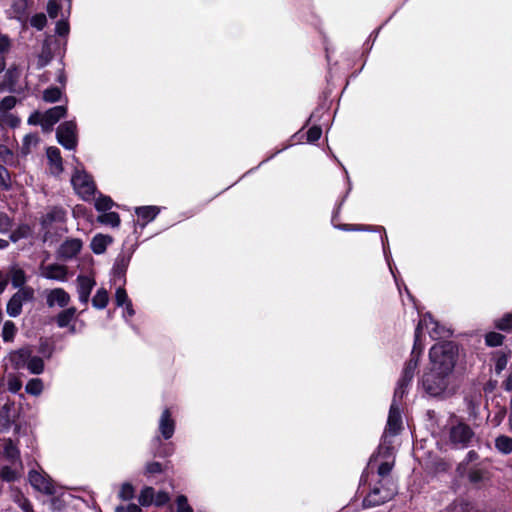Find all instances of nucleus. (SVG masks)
Returning a JSON list of instances; mask_svg holds the SVG:
<instances>
[{"label": "nucleus", "mask_w": 512, "mask_h": 512, "mask_svg": "<svg viewBox=\"0 0 512 512\" xmlns=\"http://www.w3.org/2000/svg\"><path fill=\"white\" fill-rule=\"evenodd\" d=\"M429 360V371L421 379L423 390L430 397L445 398L448 389V348L445 343L430 348Z\"/></svg>", "instance_id": "obj_1"}, {"label": "nucleus", "mask_w": 512, "mask_h": 512, "mask_svg": "<svg viewBox=\"0 0 512 512\" xmlns=\"http://www.w3.org/2000/svg\"><path fill=\"white\" fill-rule=\"evenodd\" d=\"M426 330L432 340H435L436 343H445L448 348V329L439 324L430 313L424 314L419 320L414 333V343L423 348L422 344V336L423 332Z\"/></svg>", "instance_id": "obj_2"}, {"label": "nucleus", "mask_w": 512, "mask_h": 512, "mask_svg": "<svg viewBox=\"0 0 512 512\" xmlns=\"http://www.w3.org/2000/svg\"><path fill=\"white\" fill-rule=\"evenodd\" d=\"M71 183L75 191L83 198L89 199L94 196L96 191V185L92 176L81 167H76L72 177Z\"/></svg>", "instance_id": "obj_3"}, {"label": "nucleus", "mask_w": 512, "mask_h": 512, "mask_svg": "<svg viewBox=\"0 0 512 512\" xmlns=\"http://www.w3.org/2000/svg\"><path fill=\"white\" fill-rule=\"evenodd\" d=\"M176 430V421L170 408H165L159 417L157 435L152 440L153 445H161L162 440H170Z\"/></svg>", "instance_id": "obj_4"}, {"label": "nucleus", "mask_w": 512, "mask_h": 512, "mask_svg": "<svg viewBox=\"0 0 512 512\" xmlns=\"http://www.w3.org/2000/svg\"><path fill=\"white\" fill-rule=\"evenodd\" d=\"M58 143L67 150H75L78 144L77 124L74 120L61 123L56 130Z\"/></svg>", "instance_id": "obj_5"}, {"label": "nucleus", "mask_w": 512, "mask_h": 512, "mask_svg": "<svg viewBox=\"0 0 512 512\" xmlns=\"http://www.w3.org/2000/svg\"><path fill=\"white\" fill-rule=\"evenodd\" d=\"M474 432L465 423L452 424L450 421V447L463 449L469 446L474 439Z\"/></svg>", "instance_id": "obj_6"}, {"label": "nucleus", "mask_w": 512, "mask_h": 512, "mask_svg": "<svg viewBox=\"0 0 512 512\" xmlns=\"http://www.w3.org/2000/svg\"><path fill=\"white\" fill-rule=\"evenodd\" d=\"M28 481L36 491L52 496L56 493L53 479L42 469H31L28 472Z\"/></svg>", "instance_id": "obj_7"}, {"label": "nucleus", "mask_w": 512, "mask_h": 512, "mask_svg": "<svg viewBox=\"0 0 512 512\" xmlns=\"http://www.w3.org/2000/svg\"><path fill=\"white\" fill-rule=\"evenodd\" d=\"M395 494L393 489L385 487L382 482H379L364 498L362 505L364 508H373L390 501Z\"/></svg>", "instance_id": "obj_8"}, {"label": "nucleus", "mask_w": 512, "mask_h": 512, "mask_svg": "<svg viewBox=\"0 0 512 512\" xmlns=\"http://www.w3.org/2000/svg\"><path fill=\"white\" fill-rule=\"evenodd\" d=\"M65 210L61 207L50 208L40 219L41 229L43 233V241L49 239L51 227L54 223H62L65 221Z\"/></svg>", "instance_id": "obj_9"}, {"label": "nucleus", "mask_w": 512, "mask_h": 512, "mask_svg": "<svg viewBox=\"0 0 512 512\" xmlns=\"http://www.w3.org/2000/svg\"><path fill=\"white\" fill-rule=\"evenodd\" d=\"M132 254L133 251L128 250L121 251L117 255L111 271L112 277L115 282H120L122 284L126 283V271L130 264Z\"/></svg>", "instance_id": "obj_10"}, {"label": "nucleus", "mask_w": 512, "mask_h": 512, "mask_svg": "<svg viewBox=\"0 0 512 512\" xmlns=\"http://www.w3.org/2000/svg\"><path fill=\"white\" fill-rule=\"evenodd\" d=\"M422 351H423V348L420 347L419 345H416V343H414L413 349L410 354V359L405 363V366L403 368V371H402V374L400 377V379H402V382H411L412 381L414 374H415V370L418 367L419 359L421 357Z\"/></svg>", "instance_id": "obj_11"}, {"label": "nucleus", "mask_w": 512, "mask_h": 512, "mask_svg": "<svg viewBox=\"0 0 512 512\" xmlns=\"http://www.w3.org/2000/svg\"><path fill=\"white\" fill-rule=\"evenodd\" d=\"M76 284L80 303L87 305L90 299V294L96 285L94 277L80 274L76 278Z\"/></svg>", "instance_id": "obj_12"}, {"label": "nucleus", "mask_w": 512, "mask_h": 512, "mask_svg": "<svg viewBox=\"0 0 512 512\" xmlns=\"http://www.w3.org/2000/svg\"><path fill=\"white\" fill-rule=\"evenodd\" d=\"M83 246L82 240L78 238L66 239L59 247L57 256L59 259L68 261L76 257Z\"/></svg>", "instance_id": "obj_13"}, {"label": "nucleus", "mask_w": 512, "mask_h": 512, "mask_svg": "<svg viewBox=\"0 0 512 512\" xmlns=\"http://www.w3.org/2000/svg\"><path fill=\"white\" fill-rule=\"evenodd\" d=\"M67 113L63 105L54 106L42 114L40 125L44 131H50L52 127Z\"/></svg>", "instance_id": "obj_14"}, {"label": "nucleus", "mask_w": 512, "mask_h": 512, "mask_svg": "<svg viewBox=\"0 0 512 512\" xmlns=\"http://www.w3.org/2000/svg\"><path fill=\"white\" fill-rule=\"evenodd\" d=\"M402 428V417H401V407L399 404L391 403L387 426L384 433H387L389 436H396Z\"/></svg>", "instance_id": "obj_15"}, {"label": "nucleus", "mask_w": 512, "mask_h": 512, "mask_svg": "<svg viewBox=\"0 0 512 512\" xmlns=\"http://www.w3.org/2000/svg\"><path fill=\"white\" fill-rule=\"evenodd\" d=\"M41 275L49 280L65 282L68 277V269L64 265L52 263L41 267Z\"/></svg>", "instance_id": "obj_16"}, {"label": "nucleus", "mask_w": 512, "mask_h": 512, "mask_svg": "<svg viewBox=\"0 0 512 512\" xmlns=\"http://www.w3.org/2000/svg\"><path fill=\"white\" fill-rule=\"evenodd\" d=\"M31 351L32 350L30 347H22L20 349L12 351L8 356V360L11 364V367L15 370L25 369Z\"/></svg>", "instance_id": "obj_17"}, {"label": "nucleus", "mask_w": 512, "mask_h": 512, "mask_svg": "<svg viewBox=\"0 0 512 512\" xmlns=\"http://www.w3.org/2000/svg\"><path fill=\"white\" fill-rule=\"evenodd\" d=\"M46 302L49 307L58 305L64 308L70 302V295L63 288H55L47 294Z\"/></svg>", "instance_id": "obj_18"}, {"label": "nucleus", "mask_w": 512, "mask_h": 512, "mask_svg": "<svg viewBox=\"0 0 512 512\" xmlns=\"http://www.w3.org/2000/svg\"><path fill=\"white\" fill-rule=\"evenodd\" d=\"M47 159L52 169L53 174H60L63 171L62 157L60 150L57 147H49L46 151Z\"/></svg>", "instance_id": "obj_19"}, {"label": "nucleus", "mask_w": 512, "mask_h": 512, "mask_svg": "<svg viewBox=\"0 0 512 512\" xmlns=\"http://www.w3.org/2000/svg\"><path fill=\"white\" fill-rule=\"evenodd\" d=\"M3 456L11 464H16L17 462L21 464L20 451L16 443L11 438L4 440Z\"/></svg>", "instance_id": "obj_20"}, {"label": "nucleus", "mask_w": 512, "mask_h": 512, "mask_svg": "<svg viewBox=\"0 0 512 512\" xmlns=\"http://www.w3.org/2000/svg\"><path fill=\"white\" fill-rule=\"evenodd\" d=\"M27 9V0H13L10 9V17L24 23L27 20Z\"/></svg>", "instance_id": "obj_21"}, {"label": "nucleus", "mask_w": 512, "mask_h": 512, "mask_svg": "<svg viewBox=\"0 0 512 512\" xmlns=\"http://www.w3.org/2000/svg\"><path fill=\"white\" fill-rule=\"evenodd\" d=\"M110 243H112V237L108 235L97 234L92 238L90 248L95 254L100 255L106 251L107 246Z\"/></svg>", "instance_id": "obj_22"}, {"label": "nucleus", "mask_w": 512, "mask_h": 512, "mask_svg": "<svg viewBox=\"0 0 512 512\" xmlns=\"http://www.w3.org/2000/svg\"><path fill=\"white\" fill-rule=\"evenodd\" d=\"M393 436L387 435V433H384L382 436V441L378 447V455L383 458L384 460H392L393 458V451L394 447L392 445Z\"/></svg>", "instance_id": "obj_23"}, {"label": "nucleus", "mask_w": 512, "mask_h": 512, "mask_svg": "<svg viewBox=\"0 0 512 512\" xmlns=\"http://www.w3.org/2000/svg\"><path fill=\"white\" fill-rule=\"evenodd\" d=\"M25 369L28 370V372L33 375L42 374L45 370L44 359L40 356L34 355L33 352L31 351Z\"/></svg>", "instance_id": "obj_24"}, {"label": "nucleus", "mask_w": 512, "mask_h": 512, "mask_svg": "<svg viewBox=\"0 0 512 512\" xmlns=\"http://www.w3.org/2000/svg\"><path fill=\"white\" fill-rule=\"evenodd\" d=\"M8 278L11 280V284L13 288H23L25 287V283L27 281L26 274L23 269L12 267L10 269L9 275H7Z\"/></svg>", "instance_id": "obj_25"}, {"label": "nucleus", "mask_w": 512, "mask_h": 512, "mask_svg": "<svg viewBox=\"0 0 512 512\" xmlns=\"http://www.w3.org/2000/svg\"><path fill=\"white\" fill-rule=\"evenodd\" d=\"M76 312H77V310L75 307H69V308L61 311L56 317V323H57L58 327H60V328L68 327L69 324L74 319Z\"/></svg>", "instance_id": "obj_26"}, {"label": "nucleus", "mask_w": 512, "mask_h": 512, "mask_svg": "<svg viewBox=\"0 0 512 512\" xmlns=\"http://www.w3.org/2000/svg\"><path fill=\"white\" fill-rule=\"evenodd\" d=\"M157 206H141L135 209V213L138 217L146 221V223L154 220L159 213Z\"/></svg>", "instance_id": "obj_27"}, {"label": "nucleus", "mask_w": 512, "mask_h": 512, "mask_svg": "<svg viewBox=\"0 0 512 512\" xmlns=\"http://www.w3.org/2000/svg\"><path fill=\"white\" fill-rule=\"evenodd\" d=\"M335 228L342 231H382L385 233V229L382 226L372 227L362 224H339L336 225Z\"/></svg>", "instance_id": "obj_28"}, {"label": "nucleus", "mask_w": 512, "mask_h": 512, "mask_svg": "<svg viewBox=\"0 0 512 512\" xmlns=\"http://www.w3.org/2000/svg\"><path fill=\"white\" fill-rule=\"evenodd\" d=\"M23 303L18 298V296H15V294L12 295V297L9 299L7 306H6V312L10 317H18L22 312Z\"/></svg>", "instance_id": "obj_29"}, {"label": "nucleus", "mask_w": 512, "mask_h": 512, "mask_svg": "<svg viewBox=\"0 0 512 512\" xmlns=\"http://www.w3.org/2000/svg\"><path fill=\"white\" fill-rule=\"evenodd\" d=\"M108 301L109 297L107 290L105 288H100L92 298V306L98 310H102L107 306Z\"/></svg>", "instance_id": "obj_30"}, {"label": "nucleus", "mask_w": 512, "mask_h": 512, "mask_svg": "<svg viewBox=\"0 0 512 512\" xmlns=\"http://www.w3.org/2000/svg\"><path fill=\"white\" fill-rule=\"evenodd\" d=\"M55 352L54 344L48 339L41 338L38 345V353L43 359H50Z\"/></svg>", "instance_id": "obj_31"}, {"label": "nucleus", "mask_w": 512, "mask_h": 512, "mask_svg": "<svg viewBox=\"0 0 512 512\" xmlns=\"http://www.w3.org/2000/svg\"><path fill=\"white\" fill-rule=\"evenodd\" d=\"M43 388L44 384L42 379L32 378L27 382L25 391L32 396H39L43 392Z\"/></svg>", "instance_id": "obj_32"}, {"label": "nucleus", "mask_w": 512, "mask_h": 512, "mask_svg": "<svg viewBox=\"0 0 512 512\" xmlns=\"http://www.w3.org/2000/svg\"><path fill=\"white\" fill-rule=\"evenodd\" d=\"M495 447L501 453H504V454L511 453L512 452V438L505 436V435L498 436L495 439Z\"/></svg>", "instance_id": "obj_33"}, {"label": "nucleus", "mask_w": 512, "mask_h": 512, "mask_svg": "<svg viewBox=\"0 0 512 512\" xmlns=\"http://www.w3.org/2000/svg\"><path fill=\"white\" fill-rule=\"evenodd\" d=\"M19 478L18 472L11 466L4 465L0 468V479L4 482H15Z\"/></svg>", "instance_id": "obj_34"}, {"label": "nucleus", "mask_w": 512, "mask_h": 512, "mask_svg": "<svg viewBox=\"0 0 512 512\" xmlns=\"http://www.w3.org/2000/svg\"><path fill=\"white\" fill-rule=\"evenodd\" d=\"M139 504L141 506L147 507L153 504L154 501V488L152 487H144L140 495L138 497Z\"/></svg>", "instance_id": "obj_35"}, {"label": "nucleus", "mask_w": 512, "mask_h": 512, "mask_svg": "<svg viewBox=\"0 0 512 512\" xmlns=\"http://www.w3.org/2000/svg\"><path fill=\"white\" fill-rule=\"evenodd\" d=\"M410 383L411 382H402V379L399 378V380L397 382V386L394 391L392 403H396V404L400 405L401 400L403 399V397L406 395V393L408 391V386L410 385Z\"/></svg>", "instance_id": "obj_36"}, {"label": "nucleus", "mask_w": 512, "mask_h": 512, "mask_svg": "<svg viewBox=\"0 0 512 512\" xmlns=\"http://www.w3.org/2000/svg\"><path fill=\"white\" fill-rule=\"evenodd\" d=\"M62 91L57 86H52L44 90L43 100L49 103H55L60 100Z\"/></svg>", "instance_id": "obj_37"}, {"label": "nucleus", "mask_w": 512, "mask_h": 512, "mask_svg": "<svg viewBox=\"0 0 512 512\" xmlns=\"http://www.w3.org/2000/svg\"><path fill=\"white\" fill-rule=\"evenodd\" d=\"M98 221L102 224L118 227L120 225V216L116 212H104L98 217Z\"/></svg>", "instance_id": "obj_38"}, {"label": "nucleus", "mask_w": 512, "mask_h": 512, "mask_svg": "<svg viewBox=\"0 0 512 512\" xmlns=\"http://www.w3.org/2000/svg\"><path fill=\"white\" fill-rule=\"evenodd\" d=\"M17 332V328L12 321H6L2 329V338L4 342L13 341Z\"/></svg>", "instance_id": "obj_39"}, {"label": "nucleus", "mask_w": 512, "mask_h": 512, "mask_svg": "<svg viewBox=\"0 0 512 512\" xmlns=\"http://www.w3.org/2000/svg\"><path fill=\"white\" fill-rule=\"evenodd\" d=\"M381 242H382L383 254H384L385 260L387 262V265L389 267V270L392 273L393 277L395 278V281H397V278L394 274V270H393V266H392V258H391V253H390L389 245H388V238H387L386 234L381 236ZM396 283H398V282H396ZM397 285L399 286V284H397Z\"/></svg>", "instance_id": "obj_40"}, {"label": "nucleus", "mask_w": 512, "mask_h": 512, "mask_svg": "<svg viewBox=\"0 0 512 512\" xmlns=\"http://www.w3.org/2000/svg\"><path fill=\"white\" fill-rule=\"evenodd\" d=\"M164 471L163 464L157 461H151L146 463L144 468V474L148 477L161 474Z\"/></svg>", "instance_id": "obj_41"}, {"label": "nucleus", "mask_w": 512, "mask_h": 512, "mask_svg": "<svg viewBox=\"0 0 512 512\" xmlns=\"http://www.w3.org/2000/svg\"><path fill=\"white\" fill-rule=\"evenodd\" d=\"M124 285L125 284L121 283V285L116 289L115 292V303L119 307H123L131 302V300L128 298Z\"/></svg>", "instance_id": "obj_42"}, {"label": "nucleus", "mask_w": 512, "mask_h": 512, "mask_svg": "<svg viewBox=\"0 0 512 512\" xmlns=\"http://www.w3.org/2000/svg\"><path fill=\"white\" fill-rule=\"evenodd\" d=\"M495 326L501 331L510 332L512 331V314H505L503 317L495 321Z\"/></svg>", "instance_id": "obj_43"}, {"label": "nucleus", "mask_w": 512, "mask_h": 512, "mask_svg": "<svg viewBox=\"0 0 512 512\" xmlns=\"http://www.w3.org/2000/svg\"><path fill=\"white\" fill-rule=\"evenodd\" d=\"M113 201L109 196L101 195L95 201V208L99 212H107L113 206Z\"/></svg>", "instance_id": "obj_44"}, {"label": "nucleus", "mask_w": 512, "mask_h": 512, "mask_svg": "<svg viewBox=\"0 0 512 512\" xmlns=\"http://www.w3.org/2000/svg\"><path fill=\"white\" fill-rule=\"evenodd\" d=\"M37 143H38L37 134L30 133V134L25 135L23 138V144H22V148H21L22 154L27 155L28 153H30L31 146H35Z\"/></svg>", "instance_id": "obj_45"}, {"label": "nucleus", "mask_w": 512, "mask_h": 512, "mask_svg": "<svg viewBox=\"0 0 512 512\" xmlns=\"http://www.w3.org/2000/svg\"><path fill=\"white\" fill-rule=\"evenodd\" d=\"M504 336L498 332H489L485 335V343L490 347L502 345Z\"/></svg>", "instance_id": "obj_46"}, {"label": "nucleus", "mask_w": 512, "mask_h": 512, "mask_svg": "<svg viewBox=\"0 0 512 512\" xmlns=\"http://www.w3.org/2000/svg\"><path fill=\"white\" fill-rule=\"evenodd\" d=\"M15 296H18V298L21 300L23 304L25 302H30L34 299V289L30 286H25L23 288H20L15 293Z\"/></svg>", "instance_id": "obj_47"}, {"label": "nucleus", "mask_w": 512, "mask_h": 512, "mask_svg": "<svg viewBox=\"0 0 512 512\" xmlns=\"http://www.w3.org/2000/svg\"><path fill=\"white\" fill-rule=\"evenodd\" d=\"M47 24V18L44 13H37L33 15L30 19V25L37 29L38 31H41L44 29V27Z\"/></svg>", "instance_id": "obj_48"}, {"label": "nucleus", "mask_w": 512, "mask_h": 512, "mask_svg": "<svg viewBox=\"0 0 512 512\" xmlns=\"http://www.w3.org/2000/svg\"><path fill=\"white\" fill-rule=\"evenodd\" d=\"M0 159L6 165H13L15 163L13 152L5 145H0Z\"/></svg>", "instance_id": "obj_49"}, {"label": "nucleus", "mask_w": 512, "mask_h": 512, "mask_svg": "<svg viewBox=\"0 0 512 512\" xmlns=\"http://www.w3.org/2000/svg\"><path fill=\"white\" fill-rule=\"evenodd\" d=\"M450 512H474V509L469 502L461 499L455 501L453 507H450Z\"/></svg>", "instance_id": "obj_50"}, {"label": "nucleus", "mask_w": 512, "mask_h": 512, "mask_svg": "<svg viewBox=\"0 0 512 512\" xmlns=\"http://www.w3.org/2000/svg\"><path fill=\"white\" fill-rule=\"evenodd\" d=\"M177 512H193V508L188 503V498L181 494L176 498Z\"/></svg>", "instance_id": "obj_51"}, {"label": "nucleus", "mask_w": 512, "mask_h": 512, "mask_svg": "<svg viewBox=\"0 0 512 512\" xmlns=\"http://www.w3.org/2000/svg\"><path fill=\"white\" fill-rule=\"evenodd\" d=\"M0 185L5 190L11 187L10 173L4 165H0Z\"/></svg>", "instance_id": "obj_52"}, {"label": "nucleus", "mask_w": 512, "mask_h": 512, "mask_svg": "<svg viewBox=\"0 0 512 512\" xmlns=\"http://www.w3.org/2000/svg\"><path fill=\"white\" fill-rule=\"evenodd\" d=\"M119 497L122 500H131L134 497V488L131 483H123L119 491Z\"/></svg>", "instance_id": "obj_53"}, {"label": "nucleus", "mask_w": 512, "mask_h": 512, "mask_svg": "<svg viewBox=\"0 0 512 512\" xmlns=\"http://www.w3.org/2000/svg\"><path fill=\"white\" fill-rule=\"evenodd\" d=\"M393 466H394V459L384 460L378 467V475L383 478L388 476L390 474Z\"/></svg>", "instance_id": "obj_54"}, {"label": "nucleus", "mask_w": 512, "mask_h": 512, "mask_svg": "<svg viewBox=\"0 0 512 512\" xmlns=\"http://www.w3.org/2000/svg\"><path fill=\"white\" fill-rule=\"evenodd\" d=\"M16 105V98L14 96H6L0 101V111L6 112L13 109Z\"/></svg>", "instance_id": "obj_55"}, {"label": "nucleus", "mask_w": 512, "mask_h": 512, "mask_svg": "<svg viewBox=\"0 0 512 512\" xmlns=\"http://www.w3.org/2000/svg\"><path fill=\"white\" fill-rule=\"evenodd\" d=\"M70 27L67 20H59L55 26V33L59 36H67L69 34Z\"/></svg>", "instance_id": "obj_56"}, {"label": "nucleus", "mask_w": 512, "mask_h": 512, "mask_svg": "<svg viewBox=\"0 0 512 512\" xmlns=\"http://www.w3.org/2000/svg\"><path fill=\"white\" fill-rule=\"evenodd\" d=\"M7 387L11 393L16 394L21 390L22 382L17 377H9L7 380Z\"/></svg>", "instance_id": "obj_57"}, {"label": "nucleus", "mask_w": 512, "mask_h": 512, "mask_svg": "<svg viewBox=\"0 0 512 512\" xmlns=\"http://www.w3.org/2000/svg\"><path fill=\"white\" fill-rule=\"evenodd\" d=\"M321 134H322V129H321L320 126H316V125L312 126L307 131V140H308V142H310V143L316 142L317 140L320 139Z\"/></svg>", "instance_id": "obj_58"}, {"label": "nucleus", "mask_w": 512, "mask_h": 512, "mask_svg": "<svg viewBox=\"0 0 512 512\" xmlns=\"http://www.w3.org/2000/svg\"><path fill=\"white\" fill-rule=\"evenodd\" d=\"M170 500L169 494L165 491H159L156 494L154 493V501L153 503L160 507L167 504Z\"/></svg>", "instance_id": "obj_59"}, {"label": "nucleus", "mask_w": 512, "mask_h": 512, "mask_svg": "<svg viewBox=\"0 0 512 512\" xmlns=\"http://www.w3.org/2000/svg\"><path fill=\"white\" fill-rule=\"evenodd\" d=\"M60 8V5L56 1L50 0L47 4V13L49 17L55 19L59 14Z\"/></svg>", "instance_id": "obj_60"}, {"label": "nucleus", "mask_w": 512, "mask_h": 512, "mask_svg": "<svg viewBox=\"0 0 512 512\" xmlns=\"http://www.w3.org/2000/svg\"><path fill=\"white\" fill-rule=\"evenodd\" d=\"M115 512H142V510L138 505L130 503L126 506H118Z\"/></svg>", "instance_id": "obj_61"}, {"label": "nucleus", "mask_w": 512, "mask_h": 512, "mask_svg": "<svg viewBox=\"0 0 512 512\" xmlns=\"http://www.w3.org/2000/svg\"><path fill=\"white\" fill-rule=\"evenodd\" d=\"M10 48V39L7 35L0 36V53L5 56Z\"/></svg>", "instance_id": "obj_62"}, {"label": "nucleus", "mask_w": 512, "mask_h": 512, "mask_svg": "<svg viewBox=\"0 0 512 512\" xmlns=\"http://www.w3.org/2000/svg\"><path fill=\"white\" fill-rule=\"evenodd\" d=\"M51 60V57L49 55V53L47 52H42L39 57H38V62H37V67L38 68H43L45 67Z\"/></svg>", "instance_id": "obj_63"}, {"label": "nucleus", "mask_w": 512, "mask_h": 512, "mask_svg": "<svg viewBox=\"0 0 512 512\" xmlns=\"http://www.w3.org/2000/svg\"><path fill=\"white\" fill-rule=\"evenodd\" d=\"M23 237H25V234L22 232L21 229L15 230V231L11 232L9 235L10 241H12L14 243L19 241Z\"/></svg>", "instance_id": "obj_64"}]
</instances>
